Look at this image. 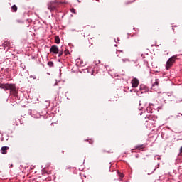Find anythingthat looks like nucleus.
Segmentation results:
<instances>
[{
	"label": "nucleus",
	"mask_w": 182,
	"mask_h": 182,
	"mask_svg": "<svg viewBox=\"0 0 182 182\" xmlns=\"http://www.w3.org/2000/svg\"><path fill=\"white\" fill-rule=\"evenodd\" d=\"M0 89H4V90H10V95H13V96H18V90H16V86L14 84H1L0 83Z\"/></svg>",
	"instance_id": "obj_1"
},
{
	"label": "nucleus",
	"mask_w": 182,
	"mask_h": 182,
	"mask_svg": "<svg viewBox=\"0 0 182 182\" xmlns=\"http://www.w3.org/2000/svg\"><path fill=\"white\" fill-rule=\"evenodd\" d=\"M60 2L58 1H51L48 4V9L50 11V12H55L58 11V7L59 6Z\"/></svg>",
	"instance_id": "obj_2"
},
{
	"label": "nucleus",
	"mask_w": 182,
	"mask_h": 182,
	"mask_svg": "<svg viewBox=\"0 0 182 182\" xmlns=\"http://www.w3.org/2000/svg\"><path fill=\"white\" fill-rule=\"evenodd\" d=\"M176 60H177V55L171 57L168 60L166 65V70H168V69H170V68H171L173 65H174V63H176Z\"/></svg>",
	"instance_id": "obj_3"
},
{
	"label": "nucleus",
	"mask_w": 182,
	"mask_h": 182,
	"mask_svg": "<svg viewBox=\"0 0 182 182\" xmlns=\"http://www.w3.org/2000/svg\"><path fill=\"white\" fill-rule=\"evenodd\" d=\"M158 97L160 98L161 100H164V102H166V100L168 99V94L166 92H159Z\"/></svg>",
	"instance_id": "obj_4"
},
{
	"label": "nucleus",
	"mask_w": 182,
	"mask_h": 182,
	"mask_svg": "<svg viewBox=\"0 0 182 182\" xmlns=\"http://www.w3.org/2000/svg\"><path fill=\"white\" fill-rule=\"evenodd\" d=\"M50 52L58 55V53H59V48L56 46H52L50 49Z\"/></svg>",
	"instance_id": "obj_5"
},
{
	"label": "nucleus",
	"mask_w": 182,
	"mask_h": 182,
	"mask_svg": "<svg viewBox=\"0 0 182 182\" xmlns=\"http://www.w3.org/2000/svg\"><path fill=\"white\" fill-rule=\"evenodd\" d=\"M132 87H137L139 86V80L137 78H134L131 81Z\"/></svg>",
	"instance_id": "obj_6"
},
{
	"label": "nucleus",
	"mask_w": 182,
	"mask_h": 182,
	"mask_svg": "<svg viewBox=\"0 0 182 182\" xmlns=\"http://www.w3.org/2000/svg\"><path fill=\"white\" fill-rule=\"evenodd\" d=\"M7 150H9V147H8V146H3V147H1V153H2V154H6V153H7Z\"/></svg>",
	"instance_id": "obj_7"
},
{
	"label": "nucleus",
	"mask_w": 182,
	"mask_h": 182,
	"mask_svg": "<svg viewBox=\"0 0 182 182\" xmlns=\"http://www.w3.org/2000/svg\"><path fill=\"white\" fill-rule=\"evenodd\" d=\"M11 11H13L14 12H16L18 11V6H16V5H13L11 6Z\"/></svg>",
	"instance_id": "obj_8"
},
{
	"label": "nucleus",
	"mask_w": 182,
	"mask_h": 182,
	"mask_svg": "<svg viewBox=\"0 0 182 182\" xmlns=\"http://www.w3.org/2000/svg\"><path fill=\"white\" fill-rule=\"evenodd\" d=\"M135 149H136L137 150H141V149H144V145H137L135 146Z\"/></svg>",
	"instance_id": "obj_9"
},
{
	"label": "nucleus",
	"mask_w": 182,
	"mask_h": 182,
	"mask_svg": "<svg viewBox=\"0 0 182 182\" xmlns=\"http://www.w3.org/2000/svg\"><path fill=\"white\" fill-rule=\"evenodd\" d=\"M159 79H156L155 82L152 84L153 87H154V86H159Z\"/></svg>",
	"instance_id": "obj_10"
},
{
	"label": "nucleus",
	"mask_w": 182,
	"mask_h": 182,
	"mask_svg": "<svg viewBox=\"0 0 182 182\" xmlns=\"http://www.w3.org/2000/svg\"><path fill=\"white\" fill-rule=\"evenodd\" d=\"M55 43H60V38H59V36H55Z\"/></svg>",
	"instance_id": "obj_11"
},
{
	"label": "nucleus",
	"mask_w": 182,
	"mask_h": 182,
	"mask_svg": "<svg viewBox=\"0 0 182 182\" xmlns=\"http://www.w3.org/2000/svg\"><path fill=\"white\" fill-rule=\"evenodd\" d=\"M4 46H11V43L9 41H5L4 43Z\"/></svg>",
	"instance_id": "obj_12"
},
{
	"label": "nucleus",
	"mask_w": 182,
	"mask_h": 182,
	"mask_svg": "<svg viewBox=\"0 0 182 182\" xmlns=\"http://www.w3.org/2000/svg\"><path fill=\"white\" fill-rule=\"evenodd\" d=\"M48 66H49L50 68H53V62L49 61V62L48 63Z\"/></svg>",
	"instance_id": "obj_13"
},
{
	"label": "nucleus",
	"mask_w": 182,
	"mask_h": 182,
	"mask_svg": "<svg viewBox=\"0 0 182 182\" xmlns=\"http://www.w3.org/2000/svg\"><path fill=\"white\" fill-rule=\"evenodd\" d=\"M58 53V57L60 58V56L63 55V51L62 50H59V52Z\"/></svg>",
	"instance_id": "obj_14"
},
{
	"label": "nucleus",
	"mask_w": 182,
	"mask_h": 182,
	"mask_svg": "<svg viewBox=\"0 0 182 182\" xmlns=\"http://www.w3.org/2000/svg\"><path fill=\"white\" fill-rule=\"evenodd\" d=\"M70 12H72V14H76V10L74 8L70 9Z\"/></svg>",
	"instance_id": "obj_15"
},
{
	"label": "nucleus",
	"mask_w": 182,
	"mask_h": 182,
	"mask_svg": "<svg viewBox=\"0 0 182 182\" xmlns=\"http://www.w3.org/2000/svg\"><path fill=\"white\" fill-rule=\"evenodd\" d=\"M64 53H65V55L66 56V55H69V50H65V51H64Z\"/></svg>",
	"instance_id": "obj_16"
},
{
	"label": "nucleus",
	"mask_w": 182,
	"mask_h": 182,
	"mask_svg": "<svg viewBox=\"0 0 182 182\" xmlns=\"http://www.w3.org/2000/svg\"><path fill=\"white\" fill-rule=\"evenodd\" d=\"M16 22H18V23H23V21H22V20H16Z\"/></svg>",
	"instance_id": "obj_17"
},
{
	"label": "nucleus",
	"mask_w": 182,
	"mask_h": 182,
	"mask_svg": "<svg viewBox=\"0 0 182 182\" xmlns=\"http://www.w3.org/2000/svg\"><path fill=\"white\" fill-rule=\"evenodd\" d=\"M153 171H154V169H152L150 171H148V174H151L153 173Z\"/></svg>",
	"instance_id": "obj_18"
},
{
	"label": "nucleus",
	"mask_w": 182,
	"mask_h": 182,
	"mask_svg": "<svg viewBox=\"0 0 182 182\" xmlns=\"http://www.w3.org/2000/svg\"><path fill=\"white\" fill-rule=\"evenodd\" d=\"M180 154H182V146L179 149Z\"/></svg>",
	"instance_id": "obj_19"
},
{
	"label": "nucleus",
	"mask_w": 182,
	"mask_h": 182,
	"mask_svg": "<svg viewBox=\"0 0 182 182\" xmlns=\"http://www.w3.org/2000/svg\"><path fill=\"white\" fill-rule=\"evenodd\" d=\"M90 144H93V141H90Z\"/></svg>",
	"instance_id": "obj_20"
},
{
	"label": "nucleus",
	"mask_w": 182,
	"mask_h": 182,
	"mask_svg": "<svg viewBox=\"0 0 182 182\" xmlns=\"http://www.w3.org/2000/svg\"><path fill=\"white\" fill-rule=\"evenodd\" d=\"M139 110H141L143 109V107H139Z\"/></svg>",
	"instance_id": "obj_21"
},
{
	"label": "nucleus",
	"mask_w": 182,
	"mask_h": 182,
	"mask_svg": "<svg viewBox=\"0 0 182 182\" xmlns=\"http://www.w3.org/2000/svg\"><path fill=\"white\" fill-rule=\"evenodd\" d=\"M139 106H141V103L139 102Z\"/></svg>",
	"instance_id": "obj_22"
},
{
	"label": "nucleus",
	"mask_w": 182,
	"mask_h": 182,
	"mask_svg": "<svg viewBox=\"0 0 182 182\" xmlns=\"http://www.w3.org/2000/svg\"><path fill=\"white\" fill-rule=\"evenodd\" d=\"M102 151H103V153H105L106 151L103 150Z\"/></svg>",
	"instance_id": "obj_23"
},
{
	"label": "nucleus",
	"mask_w": 182,
	"mask_h": 182,
	"mask_svg": "<svg viewBox=\"0 0 182 182\" xmlns=\"http://www.w3.org/2000/svg\"><path fill=\"white\" fill-rule=\"evenodd\" d=\"M140 90H141V87H140Z\"/></svg>",
	"instance_id": "obj_24"
},
{
	"label": "nucleus",
	"mask_w": 182,
	"mask_h": 182,
	"mask_svg": "<svg viewBox=\"0 0 182 182\" xmlns=\"http://www.w3.org/2000/svg\"><path fill=\"white\" fill-rule=\"evenodd\" d=\"M85 141H89V140H86Z\"/></svg>",
	"instance_id": "obj_25"
},
{
	"label": "nucleus",
	"mask_w": 182,
	"mask_h": 182,
	"mask_svg": "<svg viewBox=\"0 0 182 182\" xmlns=\"http://www.w3.org/2000/svg\"><path fill=\"white\" fill-rule=\"evenodd\" d=\"M59 93H60V92H58V95H59Z\"/></svg>",
	"instance_id": "obj_26"
}]
</instances>
